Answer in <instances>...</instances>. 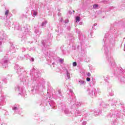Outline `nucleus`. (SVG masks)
<instances>
[{
  "mask_svg": "<svg viewBox=\"0 0 125 125\" xmlns=\"http://www.w3.org/2000/svg\"><path fill=\"white\" fill-rule=\"evenodd\" d=\"M79 83L81 85L83 84H85L86 83V82L84 81H82V80L80 81Z\"/></svg>",
  "mask_w": 125,
  "mask_h": 125,
  "instance_id": "f257e3e1",
  "label": "nucleus"
},
{
  "mask_svg": "<svg viewBox=\"0 0 125 125\" xmlns=\"http://www.w3.org/2000/svg\"><path fill=\"white\" fill-rule=\"evenodd\" d=\"M80 21V18L79 17H76V22H79Z\"/></svg>",
  "mask_w": 125,
  "mask_h": 125,
  "instance_id": "f03ea898",
  "label": "nucleus"
},
{
  "mask_svg": "<svg viewBox=\"0 0 125 125\" xmlns=\"http://www.w3.org/2000/svg\"><path fill=\"white\" fill-rule=\"evenodd\" d=\"M9 10L6 11L5 13V15L7 16L9 14Z\"/></svg>",
  "mask_w": 125,
  "mask_h": 125,
  "instance_id": "7ed1b4c3",
  "label": "nucleus"
},
{
  "mask_svg": "<svg viewBox=\"0 0 125 125\" xmlns=\"http://www.w3.org/2000/svg\"><path fill=\"white\" fill-rule=\"evenodd\" d=\"M73 66H77L76 62H73Z\"/></svg>",
  "mask_w": 125,
  "mask_h": 125,
  "instance_id": "20e7f679",
  "label": "nucleus"
},
{
  "mask_svg": "<svg viewBox=\"0 0 125 125\" xmlns=\"http://www.w3.org/2000/svg\"><path fill=\"white\" fill-rule=\"evenodd\" d=\"M98 7V5H97V4H94V5H93V7L94 8H96V7Z\"/></svg>",
  "mask_w": 125,
  "mask_h": 125,
  "instance_id": "39448f33",
  "label": "nucleus"
},
{
  "mask_svg": "<svg viewBox=\"0 0 125 125\" xmlns=\"http://www.w3.org/2000/svg\"><path fill=\"white\" fill-rule=\"evenodd\" d=\"M86 81L87 82H90V79L89 78H86Z\"/></svg>",
  "mask_w": 125,
  "mask_h": 125,
  "instance_id": "423d86ee",
  "label": "nucleus"
},
{
  "mask_svg": "<svg viewBox=\"0 0 125 125\" xmlns=\"http://www.w3.org/2000/svg\"><path fill=\"white\" fill-rule=\"evenodd\" d=\"M37 14H38V13H37V12H34V13H33V15H34L35 16H36V15H37Z\"/></svg>",
  "mask_w": 125,
  "mask_h": 125,
  "instance_id": "0eeeda50",
  "label": "nucleus"
},
{
  "mask_svg": "<svg viewBox=\"0 0 125 125\" xmlns=\"http://www.w3.org/2000/svg\"><path fill=\"white\" fill-rule=\"evenodd\" d=\"M87 76H88V77H90V76H91L90 73L88 72V74H87Z\"/></svg>",
  "mask_w": 125,
  "mask_h": 125,
  "instance_id": "6e6552de",
  "label": "nucleus"
},
{
  "mask_svg": "<svg viewBox=\"0 0 125 125\" xmlns=\"http://www.w3.org/2000/svg\"><path fill=\"white\" fill-rule=\"evenodd\" d=\"M63 61H64V59H62V60H60L61 62H63Z\"/></svg>",
  "mask_w": 125,
  "mask_h": 125,
  "instance_id": "1a4fd4ad",
  "label": "nucleus"
},
{
  "mask_svg": "<svg viewBox=\"0 0 125 125\" xmlns=\"http://www.w3.org/2000/svg\"><path fill=\"white\" fill-rule=\"evenodd\" d=\"M17 107H15L14 108H13V110H16V109H17Z\"/></svg>",
  "mask_w": 125,
  "mask_h": 125,
  "instance_id": "9d476101",
  "label": "nucleus"
},
{
  "mask_svg": "<svg viewBox=\"0 0 125 125\" xmlns=\"http://www.w3.org/2000/svg\"><path fill=\"white\" fill-rule=\"evenodd\" d=\"M32 61H34V60H33V59H32Z\"/></svg>",
  "mask_w": 125,
  "mask_h": 125,
  "instance_id": "9b49d317",
  "label": "nucleus"
}]
</instances>
